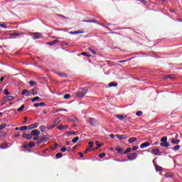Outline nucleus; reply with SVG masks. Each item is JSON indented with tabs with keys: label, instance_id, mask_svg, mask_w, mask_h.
<instances>
[{
	"label": "nucleus",
	"instance_id": "f257e3e1",
	"mask_svg": "<svg viewBox=\"0 0 182 182\" xmlns=\"http://www.w3.org/2000/svg\"><path fill=\"white\" fill-rule=\"evenodd\" d=\"M88 88H82L77 92V97H83L87 93Z\"/></svg>",
	"mask_w": 182,
	"mask_h": 182
},
{
	"label": "nucleus",
	"instance_id": "f03ea898",
	"mask_svg": "<svg viewBox=\"0 0 182 182\" xmlns=\"http://www.w3.org/2000/svg\"><path fill=\"white\" fill-rule=\"evenodd\" d=\"M127 157H128V160H130V161L136 160V159H137V153L136 152L130 153L127 155Z\"/></svg>",
	"mask_w": 182,
	"mask_h": 182
},
{
	"label": "nucleus",
	"instance_id": "7ed1b4c3",
	"mask_svg": "<svg viewBox=\"0 0 182 182\" xmlns=\"http://www.w3.org/2000/svg\"><path fill=\"white\" fill-rule=\"evenodd\" d=\"M60 123V118L58 117L55 119L53 122V125H51L48 127V130H50V129H53V127H55V126H58V124Z\"/></svg>",
	"mask_w": 182,
	"mask_h": 182
},
{
	"label": "nucleus",
	"instance_id": "20e7f679",
	"mask_svg": "<svg viewBox=\"0 0 182 182\" xmlns=\"http://www.w3.org/2000/svg\"><path fill=\"white\" fill-rule=\"evenodd\" d=\"M32 38L34 40L41 39V38H42V33H32Z\"/></svg>",
	"mask_w": 182,
	"mask_h": 182
},
{
	"label": "nucleus",
	"instance_id": "39448f33",
	"mask_svg": "<svg viewBox=\"0 0 182 182\" xmlns=\"http://www.w3.org/2000/svg\"><path fill=\"white\" fill-rule=\"evenodd\" d=\"M115 137L118 139V140H125V139H127V134H116Z\"/></svg>",
	"mask_w": 182,
	"mask_h": 182
},
{
	"label": "nucleus",
	"instance_id": "423d86ee",
	"mask_svg": "<svg viewBox=\"0 0 182 182\" xmlns=\"http://www.w3.org/2000/svg\"><path fill=\"white\" fill-rule=\"evenodd\" d=\"M31 136H38L41 134V131L39 129H33L31 132Z\"/></svg>",
	"mask_w": 182,
	"mask_h": 182
},
{
	"label": "nucleus",
	"instance_id": "0eeeda50",
	"mask_svg": "<svg viewBox=\"0 0 182 182\" xmlns=\"http://www.w3.org/2000/svg\"><path fill=\"white\" fill-rule=\"evenodd\" d=\"M89 123L91 126H96L97 124V120L95 118H90Z\"/></svg>",
	"mask_w": 182,
	"mask_h": 182
},
{
	"label": "nucleus",
	"instance_id": "6e6552de",
	"mask_svg": "<svg viewBox=\"0 0 182 182\" xmlns=\"http://www.w3.org/2000/svg\"><path fill=\"white\" fill-rule=\"evenodd\" d=\"M38 126H39V122H36L33 124L29 125L28 127V130H32L33 129H37V127H38Z\"/></svg>",
	"mask_w": 182,
	"mask_h": 182
},
{
	"label": "nucleus",
	"instance_id": "1a4fd4ad",
	"mask_svg": "<svg viewBox=\"0 0 182 182\" xmlns=\"http://www.w3.org/2000/svg\"><path fill=\"white\" fill-rule=\"evenodd\" d=\"M115 117L118 119V120H123V119L127 117V114H116Z\"/></svg>",
	"mask_w": 182,
	"mask_h": 182
},
{
	"label": "nucleus",
	"instance_id": "9d476101",
	"mask_svg": "<svg viewBox=\"0 0 182 182\" xmlns=\"http://www.w3.org/2000/svg\"><path fill=\"white\" fill-rule=\"evenodd\" d=\"M150 146V142L145 141L144 143L140 145V149H146V147H149Z\"/></svg>",
	"mask_w": 182,
	"mask_h": 182
},
{
	"label": "nucleus",
	"instance_id": "9b49d317",
	"mask_svg": "<svg viewBox=\"0 0 182 182\" xmlns=\"http://www.w3.org/2000/svg\"><path fill=\"white\" fill-rule=\"evenodd\" d=\"M23 139H26V140H31L32 139V134H23L22 135Z\"/></svg>",
	"mask_w": 182,
	"mask_h": 182
},
{
	"label": "nucleus",
	"instance_id": "f8f14e48",
	"mask_svg": "<svg viewBox=\"0 0 182 182\" xmlns=\"http://www.w3.org/2000/svg\"><path fill=\"white\" fill-rule=\"evenodd\" d=\"M151 151L155 156H160V149L154 148Z\"/></svg>",
	"mask_w": 182,
	"mask_h": 182
},
{
	"label": "nucleus",
	"instance_id": "ddd939ff",
	"mask_svg": "<svg viewBox=\"0 0 182 182\" xmlns=\"http://www.w3.org/2000/svg\"><path fill=\"white\" fill-rule=\"evenodd\" d=\"M6 102H8V98L6 97H4L0 101L1 106H4Z\"/></svg>",
	"mask_w": 182,
	"mask_h": 182
},
{
	"label": "nucleus",
	"instance_id": "4468645a",
	"mask_svg": "<svg viewBox=\"0 0 182 182\" xmlns=\"http://www.w3.org/2000/svg\"><path fill=\"white\" fill-rule=\"evenodd\" d=\"M161 147H170V144L167 142V141H165L164 142L161 143L160 144Z\"/></svg>",
	"mask_w": 182,
	"mask_h": 182
},
{
	"label": "nucleus",
	"instance_id": "2eb2a0df",
	"mask_svg": "<svg viewBox=\"0 0 182 182\" xmlns=\"http://www.w3.org/2000/svg\"><path fill=\"white\" fill-rule=\"evenodd\" d=\"M58 42H59L58 40H54L53 41L47 43V45H50V46H53L56 45V43H58Z\"/></svg>",
	"mask_w": 182,
	"mask_h": 182
},
{
	"label": "nucleus",
	"instance_id": "dca6fc26",
	"mask_svg": "<svg viewBox=\"0 0 182 182\" xmlns=\"http://www.w3.org/2000/svg\"><path fill=\"white\" fill-rule=\"evenodd\" d=\"M39 106H46L45 102L35 103L34 107H39Z\"/></svg>",
	"mask_w": 182,
	"mask_h": 182
},
{
	"label": "nucleus",
	"instance_id": "f3484780",
	"mask_svg": "<svg viewBox=\"0 0 182 182\" xmlns=\"http://www.w3.org/2000/svg\"><path fill=\"white\" fill-rule=\"evenodd\" d=\"M70 35H77L79 33H84L83 31H70L69 32Z\"/></svg>",
	"mask_w": 182,
	"mask_h": 182
},
{
	"label": "nucleus",
	"instance_id": "a211bd4d",
	"mask_svg": "<svg viewBox=\"0 0 182 182\" xmlns=\"http://www.w3.org/2000/svg\"><path fill=\"white\" fill-rule=\"evenodd\" d=\"M21 95H25L26 96H29L31 95V92L28 90H23Z\"/></svg>",
	"mask_w": 182,
	"mask_h": 182
},
{
	"label": "nucleus",
	"instance_id": "6ab92c4d",
	"mask_svg": "<svg viewBox=\"0 0 182 182\" xmlns=\"http://www.w3.org/2000/svg\"><path fill=\"white\" fill-rule=\"evenodd\" d=\"M0 149H8V144L6 142L3 143L2 144L0 145Z\"/></svg>",
	"mask_w": 182,
	"mask_h": 182
},
{
	"label": "nucleus",
	"instance_id": "aec40b11",
	"mask_svg": "<svg viewBox=\"0 0 182 182\" xmlns=\"http://www.w3.org/2000/svg\"><path fill=\"white\" fill-rule=\"evenodd\" d=\"M108 86L109 87H116L117 86V82H110L108 84Z\"/></svg>",
	"mask_w": 182,
	"mask_h": 182
},
{
	"label": "nucleus",
	"instance_id": "412c9836",
	"mask_svg": "<svg viewBox=\"0 0 182 182\" xmlns=\"http://www.w3.org/2000/svg\"><path fill=\"white\" fill-rule=\"evenodd\" d=\"M82 22H87V23H96V20H83Z\"/></svg>",
	"mask_w": 182,
	"mask_h": 182
},
{
	"label": "nucleus",
	"instance_id": "4be33fe9",
	"mask_svg": "<svg viewBox=\"0 0 182 182\" xmlns=\"http://www.w3.org/2000/svg\"><path fill=\"white\" fill-rule=\"evenodd\" d=\"M155 170H156V171H163V167L159 165H155Z\"/></svg>",
	"mask_w": 182,
	"mask_h": 182
},
{
	"label": "nucleus",
	"instance_id": "5701e85b",
	"mask_svg": "<svg viewBox=\"0 0 182 182\" xmlns=\"http://www.w3.org/2000/svg\"><path fill=\"white\" fill-rule=\"evenodd\" d=\"M92 151V146H88L86 149V150L84 151V154H87L89 151Z\"/></svg>",
	"mask_w": 182,
	"mask_h": 182
},
{
	"label": "nucleus",
	"instance_id": "b1692460",
	"mask_svg": "<svg viewBox=\"0 0 182 182\" xmlns=\"http://www.w3.org/2000/svg\"><path fill=\"white\" fill-rule=\"evenodd\" d=\"M70 122H77V118L75 116H71L69 117Z\"/></svg>",
	"mask_w": 182,
	"mask_h": 182
},
{
	"label": "nucleus",
	"instance_id": "393cba45",
	"mask_svg": "<svg viewBox=\"0 0 182 182\" xmlns=\"http://www.w3.org/2000/svg\"><path fill=\"white\" fill-rule=\"evenodd\" d=\"M38 102H41V97H33V98L31 99V102H32L33 103H35V102H36V101H38Z\"/></svg>",
	"mask_w": 182,
	"mask_h": 182
},
{
	"label": "nucleus",
	"instance_id": "a878e982",
	"mask_svg": "<svg viewBox=\"0 0 182 182\" xmlns=\"http://www.w3.org/2000/svg\"><path fill=\"white\" fill-rule=\"evenodd\" d=\"M136 140H137L136 137H131L129 139L128 141H129V143H134V141H136Z\"/></svg>",
	"mask_w": 182,
	"mask_h": 182
},
{
	"label": "nucleus",
	"instance_id": "bb28decb",
	"mask_svg": "<svg viewBox=\"0 0 182 182\" xmlns=\"http://www.w3.org/2000/svg\"><path fill=\"white\" fill-rule=\"evenodd\" d=\"M171 142L172 144H178V143H180V139L175 140L174 139H172Z\"/></svg>",
	"mask_w": 182,
	"mask_h": 182
},
{
	"label": "nucleus",
	"instance_id": "cd10ccee",
	"mask_svg": "<svg viewBox=\"0 0 182 182\" xmlns=\"http://www.w3.org/2000/svg\"><path fill=\"white\" fill-rule=\"evenodd\" d=\"M6 136V132L1 131L0 132V137H5Z\"/></svg>",
	"mask_w": 182,
	"mask_h": 182
},
{
	"label": "nucleus",
	"instance_id": "c85d7f7f",
	"mask_svg": "<svg viewBox=\"0 0 182 182\" xmlns=\"http://www.w3.org/2000/svg\"><path fill=\"white\" fill-rule=\"evenodd\" d=\"M63 154H62L61 152L55 154L56 159H61V157H63Z\"/></svg>",
	"mask_w": 182,
	"mask_h": 182
},
{
	"label": "nucleus",
	"instance_id": "c756f323",
	"mask_svg": "<svg viewBox=\"0 0 182 182\" xmlns=\"http://www.w3.org/2000/svg\"><path fill=\"white\" fill-rule=\"evenodd\" d=\"M23 109H25V105H22L19 108L17 109L18 112H23Z\"/></svg>",
	"mask_w": 182,
	"mask_h": 182
},
{
	"label": "nucleus",
	"instance_id": "7c9ffc66",
	"mask_svg": "<svg viewBox=\"0 0 182 182\" xmlns=\"http://www.w3.org/2000/svg\"><path fill=\"white\" fill-rule=\"evenodd\" d=\"M58 76L60 77H68V75L65 73H58Z\"/></svg>",
	"mask_w": 182,
	"mask_h": 182
},
{
	"label": "nucleus",
	"instance_id": "2f4dec72",
	"mask_svg": "<svg viewBox=\"0 0 182 182\" xmlns=\"http://www.w3.org/2000/svg\"><path fill=\"white\" fill-rule=\"evenodd\" d=\"M22 35L21 33H11V36H21Z\"/></svg>",
	"mask_w": 182,
	"mask_h": 182
},
{
	"label": "nucleus",
	"instance_id": "473e14b6",
	"mask_svg": "<svg viewBox=\"0 0 182 182\" xmlns=\"http://www.w3.org/2000/svg\"><path fill=\"white\" fill-rule=\"evenodd\" d=\"M79 141V136H76L72 139L73 143H77Z\"/></svg>",
	"mask_w": 182,
	"mask_h": 182
},
{
	"label": "nucleus",
	"instance_id": "72a5a7b5",
	"mask_svg": "<svg viewBox=\"0 0 182 182\" xmlns=\"http://www.w3.org/2000/svg\"><path fill=\"white\" fill-rule=\"evenodd\" d=\"M132 151V148L129 147L124 151V154H127Z\"/></svg>",
	"mask_w": 182,
	"mask_h": 182
},
{
	"label": "nucleus",
	"instance_id": "f704fd0d",
	"mask_svg": "<svg viewBox=\"0 0 182 182\" xmlns=\"http://www.w3.org/2000/svg\"><path fill=\"white\" fill-rule=\"evenodd\" d=\"M115 150H117V151H118V153L122 154L123 153V151H124V149L123 148H117Z\"/></svg>",
	"mask_w": 182,
	"mask_h": 182
},
{
	"label": "nucleus",
	"instance_id": "c9c22d12",
	"mask_svg": "<svg viewBox=\"0 0 182 182\" xmlns=\"http://www.w3.org/2000/svg\"><path fill=\"white\" fill-rule=\"evenodd\" d=\"M40 130H41V132H43V133H45V131L46 130V127H45V126H41L40 127Z\"/></svg>",
	"mask_w": 182,
	"mask_h": 182
},
{
	"label": "nucleus",
	"instance_id": "e433bc0d",
	"mask_svg": "<svg viewBox=\"0 0 182 182\" xmlns=\"http://www.w3.org/2000/svg\"><path fill=\"white\" fill-rule=\"evenodd\" d=\"M181 146L180 145H176L173 147V150H174V151H177V150H180V148Z\"/></svg>",
	"mask_w": 182,
	"mask_h": 182
},
{
	"label": "nucleus",
	"instance_id": "4c0bfd02",
	"mask_svg": "<svg viewBox=\"0 0 182 182\" xmlns=\"http://www.w3.org/2000/svg\"><path fill=\"white\" fill-rule=\"evenodd\" d=\"M5 127H6V123L1 124L0 125V130H4V129H5Z\"/></svg>",
	"mask_w": 182,
	"mask_h": 182
},
{
	"label": "nucleus",
	"instance_id": "58836bf2",
	"mask_svg": "<svg viewBox=\"0 0 182 182\" xmlns=\"http://www.w3.org/2000/svg\"><path fill=\"white\" fill-rule=\"evenodd\" d=\"M171 135L174 136V137L173 139H174L175 140H177L178 139V134L173 133V134H171Z\"/></svg>",
	"mask_w": 182,
	"mask_h": 182
},
{
	"label": "nucleus",
	"instance_id": "ea45409f",
	"mask_svg": "<svg viewBox=\"0 0 182 182\" xmlns=\"http://www.w3.org/2000/svg\"><path fill=\"white\" fill-rule=\"evenodd\" d=\"M81 55H84V56H87V58H91L92 57V55L90 54H87V53H82Z\"/></svg>",
	"mask_w": 182,
	"mask_h": 182
},
{
	"label": "nucleus",
	"instance_id": "a19ab883",
	"mask_svg": "<svg viewBox=\"0 0 182 182\" xmlns=\"http://www.w3.org/2000/svg\"><path fill=\"white\" fill-rule=\"evenodd\" d=\"M61 153H65V151H68V149L66 147L63 146L60 149Z\"/></svg>",
	"mask_w": 182,
	"mask_h": 182
},
{
	"label": "nucleus",
	"instance_id": "79ce46f5",
	"mask_svg": "<svg viewBox=\"0 0 182 182\" xmlns=\"http://www.w3.org/2000/svg\"><path fill=\"white\" fill-rule=\"evenodd\" d=\"M19 130H21V131L28 130V127H26V126L21 127L19 128Z\"/></svg>",
	"mask_w": 182,
	"mask_h": 182
},
{
	"label": "nucleus",
	"instance_id": "37998d69",
	"mask_svg": "<svg viewBox=\"0 0 182 182\" xmlns=\"http://www.w3.org/2000/svg\"><path fill=\"white\" fill-rule=\"evenodd\" d=\"M106 156V153L103 152L99 154V157L100 159H103V157H105Z\"/></svg>",
	"mask_w": 182,
	"mask_h": 182
},
{
	"label": "nucleus",
	"instance_id": "c03bdc74",
	"mask_svg": "<svg viewBox=\"0 0 182 182\" xmlns=\"http://www.w3.org/2000/svg\"><path fill=\"white\" fill-rule=\"evenodd\" d=\"M7 100H9V102L14 100V97L12 95L7 96Z\"/></svg>",
	"mask_w": 182,
	"mask_h": 182
},
{
	"label": "nucleus",
	"instance_id": "a18cd8bd",
	"mask_svg": "<svg viewBox=\"0 0 182 182\" xmlns=\"http://www.w3.org/2000/svg\"><path fill=\"white\" fill-rule=\"evenodd\" d=\"M57 129L60 131L64 130L63 129V125L60 124L58 127H57Z\"/></svg>",
	"mask_w": 182,
	"mask_h": 182
},
{
	"label": "nucleus",
	"instance_id": "49530a36",
	"mask_svg": "<svg viewBox=\"0 0 182 182\" xmlns=\"http://www.w3.org/2000/svg\"><path fill=\"white\" fill-rule=\"evenodd\" d=\"M161 143L164 142V141H167V136H164L161 139Z\"/></svg>",
	"mask_w": 182,
	"mask_h": 182
},
{
	"label": "nucleus",
	"instance_id": "de8ad7c7",
	"mask_svg": "<svg viewBox=\"0 0 182 182\" xmlns=\"http://www.w3.org/2000/svg\"><path fill=\"white\" fill-rule=\"evenodd\" d=\"M28 147H35V143L34 142H29Z\"/></svg>",
	"mask_w": 182,
	"mask_h": 182
},
{
	"label": "nucleus",
	"instance_id": "09e8293b",
	"mask_svg": "<svg viewBox=\"0 0 182 182\" xmlns=\"http://www.w3.org/2000/svg\"><path fill=\"white\" fill-rule=\"evenodd\" d=\"M70 98V94H65L64 95V99L68 100Z\"/></svg>",
	"mask_w": 182,
	"mask_h": 182
},
{
	"label": "nucleus",
	"instance_id": "8fccbe9b",
	"mask_svg": "<svg viewBox=\"0 0 182 182\" xmlns=\"http://www.w3.org/2000/svg\"><path fill=\"white\" fill-rule=\"evenodd\" d=\"M67 134H76L77 132H66Z\"/></svg>",
	"mask_w": 182,
	"mask_h": 182
},
{
	"label": "nucleus",
	"instance_id": "3c124183",
	"mask_svg": "<svg viewBox=\"0 0 182 182\" xmlns=\"http://www.w3.org/2000/svg\"><path fill=\"white\" fill-rule=\"evenodd\" d=\"M32 95H33V96L38 95V91H36V89H33Z\"/></svg>",
	"mask_w": 182,
	"mask_h": 182
},
{
	"label": "nucleus",
	"instance_id": "603ef678",
	"mask_svg": "<svg viewBox=\"0 0 182 182\" xmlns=\"http://www.w3.org/2000/svg\"><path fill=\"white\" fill-rule=\"evenodd\" d=\"M141 114H143V112L141 111H138L136 112V116H141Z\"/></svg>",
	"mask_w": 182,
	"mask_h": 182
},
{
	"label": "nucleus",
	"instance_id": "864d4df0",
	"mask_svg": "<svg viewBox=\"0 0 182 182\" xmlns=\"http://www.w3.org/2000/svg\"><path fill=\"white\" fill-rule=\"evenodd\" d=\"M169 79H171V80H174V79H176V77L174 76V75H169Z\"/></svg>",
	"mask_w": 182,
	"mask_h": 182
},
{
	"label": "nucleus",
	"instance_id": "5fc2aeb1",
	"mask_svg": "<svg viewBox=\"0 0 182 182\" xmlns=\"http://www.w3.org/2000/svg\"><path fill=\"white\" fill-rule=\"evenodd\" d=\"M29 85H31V86H35V85H36V82H33V81H29Z\"/></svg>",
	"mask_w": 182,
	"mask_h": 182
},
{
	"label": "nucleus",
	"instance_id": "6e6d98bb",
	"mask_svg": "<svg viewBox=\"0 0 182 182\" xmlns=\"http://www.w3.org/2000/svg\"><path fill=\"white\" fill-rule=\"evenodd\" d=\"M40 139H41L43 143H45V140H46V136H41Z\"/></svg>",
	"mask_w": 182,
	"mask_h": 182
},
{
	"label": "nucleus",
	"instance_id": "4d7b16f0",
	"mask_svg": "<svg viewBox=\"0 0 182 182\" xmlns=\"http://www.w3.org/2000/svg\"><path fill=\"white\" fill-rule=\"evenodd\" d=\"M137 149H139V146H132V151H136V150H137Z\"/></svg>",
	"mask_w": 182,
	"mask_h": 182
},
{
	"label": "nucleus",
	"instance_id": "13d9d810",
	"mask_svg": "<svg viewBox=\"0 0 182 182\" xmlns=\"http://www.w3.org/2000/svg\"><path fill=\"white\" fill-rule=\"evenodd\" d=\"M4 95H6V96H9V91L7 89L4 90Z\"/></svg>",
	"mask_w": 182,
	"mask_h": 182
},
{
	"label": "nucleus",
	"instance_id": "bf43d9fd",
	"mask_svg": "<svg viewBox=\"0 0 182 182\" xmlns=\"http://www.w3.org/2000/svg\"><path fill=\"white\" fill-rule=\"evenodd\" d=\"M57 15H58V16H60V18H63L64 19H68V17H66L62 14H57Z\"/></svg>",
	"mask_w": 182,
	"mask_h": 182
},
{
	"label": "nucleus",
	"instance_id": "052dcab7",
	"mask_svg": "<svg viewBox=\"0 0 182 182\" xmlns=\"http://www.w3.org/2000/svg\"><path fill=\"white\" fill-rule=\"evenodd\" d=\"M89 50H90L91 53H92V55H96V51L92 50V48H88Z\"/></svg>",
	"mask_w": 182,
	"mask_h": 182
},
{
	"label": "nucleus",
	"instance_id": "680f3d73",
	"mask_svg": "<svg viewBox=\"0 0 182 182\" xmlns=\"http://www.w3.org/2000/svg\"><path fill=\"white\" fill-rule=\"evenodd\" d=\"M136 1H139V2H141L142 4H144V5H146V0H136Z\"/></svg>",
	"mask_w": 182,
	"mask_h": 182
},
{
	"label": "nucleus",
	"instance_id": "e2e57ef3",
	"mask_svg": "<svg viewBox=\"0 0 182 182\" xmlns=\"http://www.w3.org/2000/svg\"><path fill=\"white\" fill-rule=\"evenodd\" d=\"M26 122H28V117H24L23 124H26Z\"/></svg>",
	"mask_w": 182,
	"mask_h": 182
},
{
	"label": "nucleus",
	"instance_id": "0e129e2a",
	"mask_svg": "<svg viewBox=\"0 0 182 182\" xmlns=\"http://www.w3.org/2000/svg\"><path fill=\"white\" fill-rule=\"evenodd\" d=\"M125 62H127V60H119L118 63H125Z\"/></svg>",
	"mask_w": 182,
	"mask_h": 182
},
{
	"label": "nucleus",
	"instance_id": "69168bd1",
	"mask_svg": "<svg viewBox=\"0 0 182 182\" xmlns=\"http://www.w3.org/2000/svg\"><path fill=\"white\" fill-rule=\"evenodd\" d=\"M0 26H1V28H4V29L6 28V25H5V24L1 23Z\"/></svg>",
	"mask_w": 182,
	"mask_h": 182
},
{
	"label": "nucleus",
	"instance_id": "338daca9",
	"mask_svg": "<svg viewBox=\"0 0 182 182\" xmlns=\"http://www.w3.org/2000/svg\"><path fill=\"white\" fill-rule=\"evenodd\" d=\"M89 146H92L93 147L94 143L92 141L88 142Z\"/></svg>",
	"mask_w": 182,
	"mask_h": 182
},
{
	"label": "nucleus",
	"instance_id": "774afa93",
	"mask_svg": "<svg viewBox=\"0 0 182 182\" xmlns=\"http://www.w3.org/2000/svg\"><path fill=\"white\" fill-rule=\"evenodd\" d=\"M109 137L110 139H114V134H109Z\"/></svg>",
	"mask_w": 182,
	"mask_h": 182
}]
</instances>
